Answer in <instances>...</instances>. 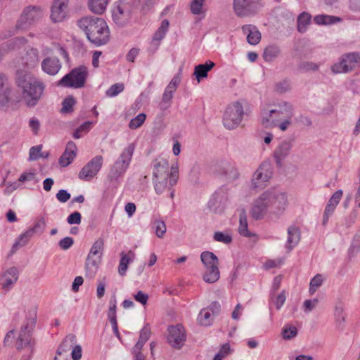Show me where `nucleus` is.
Masks as SVG:
<instances>
[{
  "mask_svg": "<svg viewBox=\"0 0 360 360\" xmlns=\"http://www.w3.org/2000/svg\"><path fill=\"white\" fill-rule=\"evenodd\" d=\"M230 350V347L228 343L224 344L219 352L214 356L213 360H222L225 356H226Z\"/></svg>",
  "mask_w": 360,
  "mask_h": 360,
  "instance_id": "57",
  "label": "nucleus"
},
{
  "mask_svg": "<svg viewBox=\"0 0 360 360\" xmlns=\"http://www.w3.org/2000/svg\"><path fill=\"white\" fill-rule=\"evenodd\" d=\"M77 146L73 141L67 143L65 152L59 158V164L61 167L68 166L76 157Z\"/></svg>",
  "mask_w": 360,
  "mask_h": 360,
  "instance_id": "26",
  "label": "nucleus"
},
{
  "mask_svg": "<svg viewBox=\"0 0 360 360\" xmlns=\"http://www.w3.org/2000/svg\"><path fill=\"white\" fill-rule=\"evenodd\" d=\"M23 65L28 68L37 66L39 62V51L37 49L30 48L21 58Z\"/></svg>",
  "mask_w": 360,
  "mask_h": 360,
  "instance_id": "28",
  "label": "nucleus"
},
{
  "mask_svg": "<svg viewBox=\"0 0 360 360\" xmlns=\"http://www.w3.org/2000/svg\"><path fill=\"white\" fill-rule=\"evenodd\" d=\"M169 165L167 160L157 159L154 164L153 179L169 178V185L174 186L179 179V165L177 162L171 166V171L169 173Z\"/></svg>",
  "mask_w": 360,
  "mask_h": 360,
  "instance_id": "7",
  "label": "nucleus"
},
{
  "mask_svg": "<svg viewBox=\"0 0 360 360\" xmlns=\"http://www.w3.org/2000/svg\"><path fill=\"white\" fill-rule=\"evenodd\" d=\"M153 229H155V234L158 238H163L167 230L166 224L163 221L155 220L153 222Z\"/></svg>",
  "mask_w": 360,
  "mask_h": 360,
  "instance_id": "47",
  "label": "nucleus"
},
{
  "mask_svg": "<svg viewBox=\"0 0 360 360\" xmlns=\"http://www.w3.org/2000/svg\"><path fill=\"white\" fill-rule=\"evenodd\" d=\"M124 84L122 83H117L112 85L107 91L106 95L109 97H115L124 90Z\"/></svg>",
  "mask_w": 360,
  "mask_h": 360,
  "instance_id": "52",
  "label": "nucleus"
},
{
  "mask_svg": "<svg viewBox=\"0 0 360 360\" xmlns=\"http://www.w3.org/2000/svg\"><path fill=\"white\" fill-rule=\"evenodd\" d=\"M301 238L300 230L298 227L290 226L288 229V238L285 248L290 252L297 244Z\"/></svg>",
  "mask_w": 360,
  "mask_h": 360,
  "instance_id": "29",
  "label": "nucleus"
},
{
  "mask_svg": "<svg viewBox=\"0 0 360 360\" xmlns=\"http://www.w3.org/2000/svg\"><path fill=\"white\" fill-rule=\"evenodd\" d=\"M109 0H89L88 8L94 14L101 15L106 10Z\"/></svg>",
  "mask_w": 360,
  "mask_h": 360,
  "instance_id": "33",
  "label": "nucleus"
},
{
  "mask_svg": "<svg viewBox=\"0 0 360 360\" xmlns=\"http://www.w3.org/2000/svg\"><path fill=\"white\" fill-rule=\"evenodd\" d=\"M42 146L39 145L33 146L30 149L29 159L30 160H37L41 157H44V153H41Z\"/></svg>",
  "mask_w": 360,
  "mask_h": 360,
  "instance_id": "53",
  "label": "nucleus"
},
{
  "mask_svg": "<svg viewBox=\"0 0 360 360\" xmlns=\"http://www.w3.org/2000/svg\"><path fill=\"white\" fill-rule=\"evenodd\" d=\"M56 198L60 202H66L70 198V194L64 189H60L56 194Z\"/></svg>",
  "mask_w": 360,
  "mask_h": 360,
  "instance_id": "62",
  "label": "nucleus"
},
{
  "mask_svg": "<svg viewBox=\"0 0 360 360\" xmlns=\"http://www.w3.org/2000/svg\"><path fill=\"white\" fill-rule=\"evenodd\" d=\"M360 62V56L355 53L344 55L340 60L331 67L333 73H346L352 70L356 65Z\"/></svg>",
  "mask_w": 360,
  "mask_h": 360,
  "instance_id": "13",
  "label": "nucleus"
},
{
  "mask_svg": "<svg viewBox=\"0 0 360 360\" xmlns=\"http://www.w3.org/2000/svg\"><path fill=\"white\" fill-rule=\"evenodd\" d=\"M169 27V21L167 20H164L161 22L160 27L158 29V30L155 32L152 41L150 44L149 51L151 53H155L159 46L160 41L165 37L166 32H167Z\"/></svg>",
  "mask_w": 360,
  "mask_h": 360,
  "instance_id": "24",
  "label": "nucleus"
},
{
  "mask_svg": "<svg viewBox=\"0 0 360 360\" xmlns=\"http://www.w3.org/2000/svg\"><path fill=\"white\" fill-rule=\"evenodd\" d=\"M103 162L101 155L92 158L79 172L78 176L80 179L89 181L93 179L100 171Z\"/></svg>",
  "mask_w": 360,
  "mask_h": 360,
  "instance_id": "14",
  "label": "nucleus"
},
{
  "mask_svg": "<svg viewBox=\"0 0 360 360\" xmlns=\"http://www.w3.org/2000/svg\"><path fill=\"white\" fill-rule=\"evenodd\" d=\"M242 30L247 34V41L251 45L257 44L261 40V33L255 26L246 25L243 26Z\"/></svg>",
  "mask_w": 360,
  "mask_h": 360,
  "instance_id": "31",
  "label": "nucleus"
},
{
  "mask_svg": "<svg viewBox=\"0 0 360 360\" xmlns=\"http://www.w3.org/2000/svg\"><path fill=\"white\" fill-rule=\"evenodd\" d=\"M32 234L31 233V231L27 230L25 233L20 235V236L16 239L15 242L13 245L12 250L15 251L19 248L25 246L30 238L32 237Z\"/></svg>",
  "mask_w": 360,
  "mask_h": 360,
  "instance_id": "40",
  "label": "nucleus"
},
{
  "mask_svg": "<svg viewBox=\"0 0 360 360\" xmlns=\"http://www.w3.org/2000/svg\"><path fill=\"white\" fill-rule=\"evenodd\" d=\"M46 227V221L44 218L39 219L34 225L29 229L31 231V233L33 235L34 233H43Z\"/></svg>",
  "mask_w": 360,
  "mask_h": 360,
  "instance_id": "56",
  "label": "nucleus"
},
{
  "mask_svg": "<svg viewBox=\"0 0 360 360\" xmlns=\"http://www.w3.org/2000/svg\"><path fill=\"white\" fill-rule=\"evenodd\" d=\"M286 300V295L284 290H283L276 297L275 304L276 309L279 310L284 304Z\"/></svg>",
  "mask_w": 360,
  "mask_h": 360,
  "instance_id": "64",
  "label": "nucleus"
},
{
  "mask_svg": "<svg viewBox=\"0 0 360 360\" xmlns=\"http://www.w3.org/2000/svg\"><path fill=\"white\" fill-rule=\"evenodd\" d=\"M297 335V329L295 326H285L282 329V335L284 340H291Z\"/></svg>",
  "mask_w": 360,
  "mask_h": 360,
  "instance_id": "48",
  "label": "nucleus"
},
{
  "mask_svg": "<svg viewBox=\"0 0 360 360\" xmlns=\"http://www.w3.org/2000/svg\"><path fill=\"white\" fill-rule=\"evenodd\" d=\"M238 232L245 237H250L252 236L248 229L247 214L245 209L240 210Z\"/></svg>",
  "mask_w": 360,
  "mask_h": 360,
  "instance_id": "36",
  "label": "nucleus"
},
{
  "mask_svg": "<svg viewBox=\"0 0 360 360\" xmlns=\"http://www.w3.org/2000/svg\"><path fill=\"white\" fill-rule=\"evenodd\" d=\"M16 84L20 91L21 100L27 108H34L42 99L45 84L31 74L19 75Z\"/></svg>",
  "mask_w": 360,
  "mask_h": 360,
  "instance_id": "2",
  "label": "nucleus"
},
{
  "mask_svg": "<svg viewBox=\"0 0 360 360\" xmlns=\"http://www.w3.org/2000/svg\"><path fill=\"white\" fill-rule=\"evenodd\" d=\"M215 65L214 63L207 60L205 64H200L195 67L194 75L198 82H200L202 78L207 77V72Z\"/></svg>",
  "mask_w": 360,
  "mask_h": 360,
  "instance_id": "34",
  "label": "nucleus"
},
{
  "mask_svg": "<svg viewBox=\"0 0 360 360\" xmlns=\"http://www.w3.org/2000/svg\"><path fill=\"white\" fill-rule=\"evenodd\" d=\"M245 115L243 103L235 101L230 103L226 108L223 116V124L227 129L237 128L241 123Z\"/></svg>",
  "mask_w": 360,
  "mask_h": 360,
  "instance_id": "8",
  "label": "nucleus"
},
{
  "mask_svg": "<svg viewBox=\"0 0 360 360\" xmlns=\"http://www.w3.org/2000/svg\"><path fill=\"white\" fill-rule=\"evenodd\" d=\"M281 53L280 48L274 44L269 45L264 50L263 58L265 61L271 62Z\"/></svg>",
  "mask_w": 360,
  "mask_h": 360,
  "instance_id": "38",
  "label": "nucleus"
},
{
  "mask_svg": "<svg viewBox=\"0 0 360 360\" xmlns=\"http://www.w3.org/2000/svg\"><path fill=\"white\" fill-rule=\"evenodd\" d=\"M197 321L199 324L205 326L211 325L212 322V317L211 313L207 309L200 310Z\"/></svg>",
  "mask_w": 360,
  "mask_h": 360,
  "instance_id": "42",
  "label": "nucleus"
},
{
  "mask_svg": "<svg viewBox=\"0 0 360 360\" xmlns=\"http://www.w3.org/2000/svg\"><path fill=\"white\" fill-rule=\"evenodd\" d=\"M77 25L85 32L87 39L96 45L105 44L109 40V29L103 18L85 16L77 20Z\"/></svg>",
  "mask_w": 360,
  "mask_h": 360,
  "instance_id": "4",
  "label": "nucleus"
},
{
  "mask_svg": "<svg viewBox=\"0 0 360 360\" xmlns=\"http://www.w3.org/2000/svg\"><path fill=\"white\" fill-rule=\"evenodd\" d=\"M314 20L318 25H330L340 21V18L328 15H318Z\"/></svg>",
  "mask_w": 360,
  "mask_h": 360,
  "instance_id": "41",
  "label": "nucleus"
},
{
  "mask_svg": "<svg viewBox=\"0 0 360 360\" xmlns=\"http://www.w3.org/2000/svg\"><path fill=\"white\" fill-rule=\"evenodd\" d=\"M68 0H55L51 7V19L54 22L63 21L67 15Z\"/></svg>",
  "mask_w": 360,
  "mask_h": 360,
  "instance_id": "21",
  "label": "nucleus"
},
{
  "mask_svg": "<svg viewBox=\"0 0 360 360\" xmlns=\"http://www.w3.org/2000/svg\"><path fill=\"white\" fill-rule=\"evenodd\" d=\"M200 259L205 269L213 266H219V259L217 257L211 252L205 251L201 253Z\"/></svg>",
  "mask_w": 360,
  "mask_h": 360,
  "instance_id": "37",
  "label": "nucleus"
},
{
  "mask_svg": "<svg viewBox=\"0 0 360 360\" xmlns=\"http://www.w3.org/2000/svg\"><path fill=\"white\" fill-rule=\"evenodd\" d=\"M342 191L339 189L336 191L329 199L323 214V225L325 226L328 223L329 217L333 214L335 207L342 197Z\"/></svg>",
  "mask_w": 360,
  "mask_h": 360,
  "instance_id": "22",
  "label": "nucleus"
},
{
  "mask_svg": "<svg viewBox=\"0 0 360 360\" xmlns=\"http://www.w3.org/2000/svg\"><path fill=\"white\" fill-rule=\"evenodd\" d=\"M167 340L169 344L175 349H180L186 341L184 328L181 325L171 326L168 328Z\"/></svg>",
  "mask_w": 360,
  "mask_h": 360,
  "instance_id": "19",
  "label": "nucleus"
},
{
  "mask_svg": "<svg viewBox=\"0 0 360 360\" xmlns=\"http://www.w3.org/2000/svg\"><path fill=\"white\" fill-rule=\"evenodd\" d=\"M293 142L292 140L285 139L281 141L276 147L273 157L278 167L283 165V160L290 155Z\"/></svg>",
  "mask_w": 360,
  "mask_h": 360,
  "instance_id": "20",
  "label": "nucleus"
},
{
  "mask_svg": "<svg viewBox=\"0 0 360 360\" xmlns=\"http://www.w3.org/2000/svg\"><path fill=\"white\" fill-rule=\"evenodd\" d=\"M220 173L228 179L234 180L239 176L235 165L231 162H223L221 166Z\"/></svg>",
  "mask_w": 360,
  "mask_h": 360,
  "instance_id": "35",
  "label": "nucleus"
},
{
  "mask_svg": "<svg viewBox=\"0 0 360 360\" xmlns=\"http://www.w3.org/2000/svg\"><path fill=\"white\" fill-rule=\"evenodd\" d=\"M88 70L86 67L81 65L72 70L65 75L58 82V85L63 87L79 89L84 86Z\"/></svg>",
  "mask_w": 360,
  "mask_h": 360,
  "instance_id": "9",
  "label": "nucleus"
},
{
  "mask_svg": "<svg viewBox=\"0 0 360 360\" xmlns=\"http://www.w3.org/2000/svg\"><path fill=\"white\" fill-rule=\"evenodd\" d=\"M290 89V84L287 81L278 82L276 85V91L279 94H283Z\"/></svg>",
  "mask_w": 360,
  "mask_h": 360,
  "instance_id": "63",
  "label": "nucleus"
},
{
  "mask_svg": "<svg viewBox=\"0 0 360 360\" xmlns=\"http://www.w3.org/2000/svg\"><path fill=\"white\" fill-rule=\"evenodd\" d=\"M271 165L267 162L261 164L253 174L251 180V187L254 189L264 188L271 178Z\"/></svg>",
  "mask_w": 360,
  "mask_h": 360,
  "instance_id": "12",
  "label": "nucleus"
},
{
  "mask_svg": "<svg viewBox=\"0 0 360 360\" xmlns=\"http://www.w3.org/2000/svg\"><path fill=\"white\" fill-rule=\"evenodd\" d=\"M288 205L287 194L278 189H269L262 193L252 203L250 210L253 219H262L267 213L280 216Z\"/></svg>",
  "mask_w": 360,
  "mask_h": 360,
  "instance_id": "1",
  "label": "nucleus"
},
{
  "mask_svg": "<svg viewBox=\"0 0 360 360\" xmlns=\"http://www.w3.org/2000/svg\"><path fill=\"white\" fill-rule=\"evenodd\" d=\"M323 283V277L321 274H316L310 281L309 292L311 295H314L317 289L320 288Z\"/></svg>",
  "mask_w": 360,
  "mask_h": 360,
  "instance_id": "44",
  "label": "nucleus"
},
{
  "mask_svg": "<svg viewBox=\"0 0 360 360\" xmlns=\"http://www.w3.org/2000/svg\"><path fill=\"white\" fill-rule=\"evenodd\" d=\"M134 297L136 302L141 303L143 305H146L148 300V295L141 290L138 291L134 295Z\"/></svg>",
  "mask_w": 360,
  "mask_h": 360,
  "instance_id": "59",
  "label": "nucleus"
},
{
  "mask_svg": "<svg viewBox=\"0 0 360 360\" xmlns=\"http://www.w3.org/2000/svg\"><path fill=\"white\" fill-rule=\"evenodd\" d=\"M205 0H192L191 3V11L194 15H200L204 13L203 5Z\"/></svg>",
  "mask_w": 360,
  "mask_h": 360,
  "instance_id": "50",
  "label": "nucleus"
},
{
  "mask_svg": "<svg viewBox=\"0 0 360 360\" xmlns=\"http://www.w3.org/2000/svg\"><path fill=\"white\" fill-rule=\"evenodd\" d=\"M220 277L219 266H208L205 269L202 275L203 281L207 283H214L217 282Z\"/></svg>",
  "mask_w": 360,
  "mask_h": 360,
  "instance_id": "32",
  "label": "nucleus"
},
{
  "mask_svg": "<svg viewBox=\"0 0 360 360\" xmlns=\"http://www.w3.org/2000/svg\"><path fill=\"white\" fill-rule=\"evenodd\" d=\"M61 68V63L57 57H47L41 62L42 70L49 75H56Z\"/></svg>",
  "mask_w": 360,
  "mask_h": 360,
  "instance_id": "25",
  "label": "nucleus"
},
{
  "mask_svg": "<svg viewBox=\"0 0 360 360\" xmlns=\"http://www.w3.org/2000/svg\"><path fill=\"white\" fill-rule=\"evenodd\" d=\"M73 243L74 240L72 238L68 236L61 239L59 241L58 245L61 249L65 250L69 249L73 245Z\"/></svg>",
  "mask_w": 360,
  "mask_h": 360,
  "instance_id": "61",
  "label": "nucleus"
},
{
  "mask_svg": "<svg viewBox=\"0 0 360 360\" xmlns=\"http://www.w3.org/2000/svg\"><path fill=\"white\" fill-rule=\"evenodd\" d=\"M116 308V299L114 296L110 301V307L108 311V317L110 321H117Z\"/></svg>",
  "mask_w": 360,
  "mask_h": 360,
  "instance_id": "55",
  "label": "nucleus"
},
{
  "mask_svg": "<svg viewBox=\"0 0 360 360\" xmlns=\"http://www.w3.org/2000/svg\"><path fill=\"white\" fill-rule=\"evenodd\" d=\"M146 115L145 113H140L134 118L131 119L129 123V127L131 129H136L140 127L145 122Z\"/></svg>",
  "mask_w": 360,
  "mask_h": 360,
  "instance_id": "45",
  "label": "nucleus"
},
{
  "mask_svg": "<svg viewBox=\"0 0 360 360\" xmlns=\"http://www.w3.org/2000/svg\"><path fill=\"white\" fill-rule=\"evenodd\" d=\"M214 239L217 242L229 244L232 242V236L229 233L217 231L214 234Z\"/></svg>",
  "mask_w": 360,
  "mask_h": 360,
  "instance_id": "54",
  "label": "nucleus"
},
{
  "mask_svg": "<svg viewBox=\"0 0 360 360\" xmlns=\"http://www.w3.org/2000/svg\"><path fill=\"white\" fill-rule=\"evenodd\" d=\"M75 104V100L73 97L70 96L66 98L63 101V107L61 108V112L63 113H69L73 111V106Z\"/></svg>",
  "mask_w": 360,
  "mask_h": 360,
  "instance_id": "51",
  "label": "nucleus"
},
{
  "mask_svg": "<svg viewBox=\"0 0 360 360\" xmlns=\"http://www.w3.org/2000/svg\"><path fill=\"white\" fill-rule=\"evenodd\" d=\"M19 276V271L12 266L3 271L0 276V289L3 293L9 292L16 283Z\"/></svg>",
  "mask_w": 360,
  "mask_h": 360,
  "instance_id": "16",
  "label": "nucleus"
},
{
  "mask_svg": "<svg viewBox=\"0 0 360 360\" xmlns=\"http://www.w3.org/2000/svg\"><path fill=\"white\" fill-rule=\"evenodd\" d=\"M76 340L75 335H68L66 336L63 342L58 347L56 354L61 355L63 353L66 352L69 347L72 348L71 357L73 360H79L82 358V347L80 345H73Z\"/></svg>",
  "mask_w": 360,
  "mask_h": 360,
  "instance_id": "17",
  "label": "nucleus"
},
{
  "mask_svg": "<svg viewBox=\"0 0 360 360\" xmlns=\"http://www.w3.org/2000/svg\"><path fill=\"white\" fill-rule=\"evenodd\" d=\"M135 150V144L129 143L122 150L117 160L111 166L108 179L110 181H117L121 178L129 167Z\"/></svg>",
  "mask_w": 360,
  "mask_h": 360,
  "instance_id": "6",
  "label": "nucleus"
},
{
  "mask_svg": "<svg viewBox=\"0 0 360 360\" xmlns=\"http://www.w3.org/2000/svg\"><path fill=\"white\" fill-rule=\"evenodd\" d=\"M260 0H233V8L238 17H246L255 13Z\"/></svg>",
  "mask_w": 360,
  "mask_h": 360,
  "instance_id": "15",
  "label": "nucleus"
},
{
  "mask_svg": "<svg viewBox=\"0 0 360 360\" xmlns=\"http://www.w3.org/2000/svg\"><path fill=\"white\" fill-rule=\"evenodd\" d=\"M41 15V11L39 7L27 6L21 15L20 21L25 24H31L39 18Z\"/></svg>",
  "mask_w": 360,
  "mask_h": 360,
  "instance_id": "27",
  "label": "nucleus"
},
{
  "mask_svg": "<svg viewBox=\"0 0 360 360\" xmlns=\"http://www.w3.org/2000/svg\"><path fill=\"white\" fill-rule=\"evenodd\" d=\"M130 262V258L124 252L121 253V259L118 266V273L120 276H124L128 268V264Z\"/></svg>",
  "mask_w": 360,
  "mask_h": 360,
  "instance_id": "46",
  "label": "nucleus"
},
{
  "mask_svg": "<svg viewBox=\"0 0 360 360\" xmlns=\"http://www.w3.org/2000/svg\"><path fill=\"white\" fill-rule=\"evenodd\" d=\"M103 250L104 240L103 238H98L94 243L86 258V270L92 274H94L97 270L98 264L101 261Z\"/></svg>",
  "mask_w": 360,
  "mask_h": 360,
  "instance_id": "10",
  "label": "nucleus"
},
{
  "mask_svg": "<svg viewBox=\"0 0 360 360\" xmlns=\"http://www.w3.org/2000/svg\"><path fill=\"white\" fill-rule=\"evenodd\" d=\"M294 109L292 105L282 101L271 110L263 109L261 112V122L265 127H278L282 131H285L292 124Z\"/></svg>",
  "mask_w": 360,
  "mask_h": 360,
  "instance_id": "3",
  "label": "nucleus"
},
{
  "mask_svg": "<svg viewBox=\"0 0 360 360\" xmlns=\"http://www.w3.org/2000/svg\"><path fill=\"white\" fill-rule=\"evenodd\" d=\"M35 321L36 316L34 314L33 317L27 320L26 325L21 328L16 341L17 349L21 350L27 347L32 352L34 342L32 339V332L34 327Z\"/></svg>",
  "mask_w": 360,
  "mask_h": 360,
  "instance_id": "11",
  "label": "nucleus"
},
{
  "mask_svg": "<svg viewBox=\"0 0 360 360\" xmlns=\"http://www.w3.org/2000/svg\"><path fill=\"white\" fill-rule=\"evenodd\" d=\"M231 198L230 191L227 188L221 187L214 193L209 203L216 211L221 212L226 206Z\"/></svg>",
  "mask_w": 360,
  "mask_h": 360,
  "instance_id": "18",
  "label": "nucleus"
},
{
  "mask_svg": "<svg viewBox=\"0 0 360 360\" xmlns=\"http://www.w3.org/2000/svg\"><path fill=\"white\" fill-rule=\"evenodd\" d=\"M11 91L8 78L0 73V105L5 106L8 104L11 98Z\"/></svg>",
  "mask_w": 360,
  "mask_h": 360,
  "instance_id": "23",
  "label": "nucleus"
},
{
  "mask_svg": "<svg viewBox=\"0 0 360 360\" xmlns=\"http://www.w3.org/2000/svg\"><path fill=\"white\" fill-rule=\"evenodd\" d=\"M141 3V0H119L112 10L113 22L119 27H124L131 19L133 11Z\"/></svg>",
  "mask_w": 360,
  "mask_h": 360,
  "instance_id": "5",
  "label": "nucleus"
},
{
  "mask_svg": "<svg viewBox=\"0 0 360 360\" xmlns=\"http://www.w3.org/2000/svg\"><path fill=\"white\" fill-rule=\"evenodd\" d=\"M169 178H157L153 179L154 184V188L157 194L162 193L168 187H169V183L168 184Z\"/></svg>",
  "mask_w": 360,
  "mask_h": 360,
  "instance_id": "43",
  "label": "nucleus"
},
{
  "mask_svg": "<svg viewBox=\"0 0 360 360\" xmlns=\"http://www.w3.org/2000/svg\"><path fill=\"white\" fill-rule=\"evenodd\" d=\"M360 251V235L356 234L354 236V242L349 249L348 255L351 259L354 257L356 254Z\"/></svg>",
  "mask_w": 360,
  "mask_h": 360,
  "instance_id": "49",
  "label": "nucleus"
},
{
  "mask_svg": "<svg viewBox=\"0 0 360 360\" xmlns=\"http://www.w3.org/2000/svg\"><path fill=\"white\" fill-rule=\"evenodd\" d=\"M82 220V215L79 212H74L67 218L69 224H79Z\"/></svg>",
  "mask_w": 360,
  "mask_h": 360,
  "instance_id": "58",
  "label": "nucleus"
},
{
  "mask_svg": "<svg viewBox=\"0 0 360 360\" xmlns=\"http://www.w3.org/2000/svg\"><path fill=\"white\" fill-rule=\"evenodd\" d=\"M311 22V15L307 12H302L297 18V30L300 33L307 31V26Z\"/></svg>",
  "mask_w": 360,
  "mask_h": 360,
  "instance_id": "39",
  "label": "nucleus"
},
{
  "mask_svg": "<svg viewBox=\"0 0 360 360\" xmlns=\"http://www.w3.org/2000/svg\"><path fill=\"white\" fill-rule=\"evenodd\" d=\"M345 304L341 300H338L334 308V316L336 327L338 330H342L345 323V314L344 313Z\"/></svg>",
  "mask_w": 360,
  "mask_h": 360,
  "instance_id": "30",
  "label": "nucleus"
},
{
  "mask_svg": "<svg viewBox=\"0 0 360 360\" xmlns=\"http://www.w3.org/2000/svg\"><path fill=\"white\" fill-rule=\"evenodd\" d=\"M319 302L318 299L314 298L313 300H307L304 302L303 306L304 308V311L307 313L312 311Z\"/></svg>",
  "mask_w": 360,
  "mask_h": 360,
  "instance_id": "60",
  "label": "nucleus"
}]
</instances>
